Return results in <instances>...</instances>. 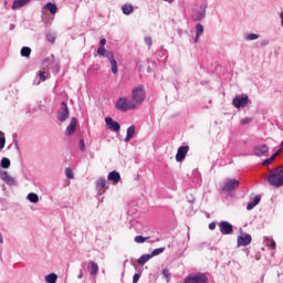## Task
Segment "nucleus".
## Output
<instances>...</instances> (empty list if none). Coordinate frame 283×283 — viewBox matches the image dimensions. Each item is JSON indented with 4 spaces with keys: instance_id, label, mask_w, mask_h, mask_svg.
Segmentation results:
<instances>
[{
    "instance_id": "nucleus-1",
    "label": "nucleus",
    "mask_w": 283,
    "mask_h": 283,
    "mask_svg": "<svg viewBox=\"0 0 283 283\" xmlns=\"http://www.w3.org/2000/svg\"><path fill=\"white\" fill-rule=\"evenodd\" d=\"M268 182L272 187H283V166H279L270 171L268 176Z\"/></svg>"
},
{
    "instance_id": "nucleus-2",
    "label": "nucleus",
    "mask_w": 283,
    "mask_h": 283,
    "mask_svg": "<svg viewBox=\"0 0 283 283\" xmlns=\"http://www.w3.org/2000/svg\"><path fill=\"white\" fill-rule=\"evenodd\" d=\"M146 98V93H145V87L143 85H139L137 87H134L132 90V103L135 105V108L138 109L143 103H145Z\"/></svg>"
},
{
    "instance_id": "nucleus-3",
    "label": "nucleus",
    "mask_w": 283,
    "mask_h": 283,
    "mask_svg": "<svg viewBox=\"0 0 283 283\" xmlns=\"http://www.w3.org/2000/svg\"><path fill=\"white\" fill-rule=\"evenodd\" d=\"M115 107L118 109V112H129L132 109H136V106L134 105V102L127 97H119L115 102Z\"/></svg>"
},
{
    "instance_id": "nucleus-4",
    "label": "nucleus",
    "mask_w": 283,
    "mask_h": 283,
    "mask_svg": "<svg viewBox=\"0 0 283 283\" xmlns=\"http://www.w3.org/2000/svg\"><path fill=\"white\" fill-rule=\"evenodd\" d=\"M240 187V181L237 179H226L223 187H221L222 191H227L230 193V191H235Z\"/></svg>"
},
{
    "instance_id": "nucleus-5",
    "label": "nucleus",
    "mask_w": 283,
    "mask_h": 283,
    "mask_svg": "<svg viewBox=\"0 0 283 283\" xmlns=\"http://www.w3.org/2000/svg\"><path fill=\"white\" fill-rule=\"evenodd\" d=\"M232 105L235 109H242L249 105V96H235L232 99Z\"/></svg>"
},
{
    "instance_id": "nucleus-6",
    "label": "nucleus",
    "mask_w": 283,
    "mask_h": 283,
    "mask_svg": "<svg viewBox=\"0 0 283 283\" xmlns=\"http://www.w3.org/2000/svg\"><path fill=\"white\" fill-rule=\"evenodd\" d=\"M209 282V279L207 277V275L199 273L196 275H189L185 279L184 283H207Z\"/></svg>"
},
{
    "instance_id": "nucleus-7",
    "label": "nucleus",
    "mask_w": 283,
    "mask_h": 283,
    "mask_svg": "<svg viewBox=\"0 0 283 283\" xmlns=\"http://www.w3.org/2000/svg\"><path fill=\"white\" fill-rule=\"evenodd\" d=\"M62 107L57 113V118L61 123H65L67 118H70V108L67 107V103L62 102Z\"/></svg>"
},
{
    "instance_id": "nucleus-8",
    "label": "nucleus",
    "mask_w": 283,
    "mask_h": 283,
    "mask_svg": "<svg viewBox=\"0 0 283 283\" xmlns=\"http://www.w3.org/2000/svg\"><path fill=\"white\" fill-rule=\"evenodd\" d=\"M0 180H3V182H6V185L9 187H14V185H17V179L10 176V174H8L6 170L0 171Z\"/></svg>"
},
{
    "instance_id": "nucleus-9",
    "label": "nucleus",
    "mask_w": 283,
    "mask_h": 283,
    "mask_svg": "<svg viewBox=\"0 0 283 283\" xmlns=\"http://www.w3.org/2000/svg\"><path fill=\"white\" fill-rule=\"evenodd\" d=\"M219 229L222 235H231L233 233V226L229 221H221Z\"/></svg>"
},
{
    "instance_id": "nucleus-10",
    "label": "nucleus",
    "mask_w": 283,
    "mask_h": 283,
    "mask_svg": "<svg viewBox=\"0 0 283 283\" xmlns=\"http://www.w3.org/2000/svg\"><path fill=\"white\" fill-rule=\"evenodd\" d=\"M207 17V6H201L199 9H196L192 13L193 21H202Z\"/></svg>"
},
{
    "instance_id": "nucleus-11",
    "label": "nucleus",
    "mask_w": 283,
    "mask_h": 283,
    "mask_svg": "<svg viewBox=\"0 0 283 283\" xmlns=\"http://www.w3.org/2000/svg\"><path fill=\"white\" fill-rule=\"evenodd\" d=\"M252 238L251 234H241L238 237L237 239V247H249V244H251L252 242Z\"/></svg>"
},
{
    "instance_id": "nucleus-12",
    "label": "nucleus",
    "mask_w": 283,
    "mask_h": 283,
    "mask_svg": "<svg viewBox=\"0 0 283 283\" xmlns=\"http://www.w3.org/2000/svg\"><path fill=\"white\" fill-rule=\"evenodd\" d=\"M189 153V146H181L177 150L176 160L177 163H182Z\"/></svg>"
},
{
    "instance_id": "nucleus-13",
    "label": "nucleus",
    "mask_w": 283,
    "mask_h": 283,
    "mask_svg": "<svg viewBox=\"0 0 283 283\" xmlns=\"http://www.w3.org/2000/svg\"><path fill=\"white\" fill-rule=\"evenodd\" d=\"M105 123L107 128L112 132H120V124L118 122H114L112 117H106Z\"/></svg>"
},
{
    "instance_id": "nucleus-14",
    "label": "nucleus",
    "mask_w": 283,
    "mask_h": 283,
    "mask_svg": "<svg viewBox=\"0 0 283 283\" xmlns=\"http://www.w3.org/2000/svg\"><path fill=\"white\" fill-rule=\"evenodd\" d=\"M106 56L111 63V70L114 74H118V62L114 57V53H106Z\"/></svg>"
},
{
    "instance_id": "nucleus-15",
    "label": "nucleus",
    "mask_w": 283,
    "mask_h": 283,
    "mask_svg": "<svg viewBox=\"0 0 283 283\" xmlns=\"http://www.w3.org/2000/svg\"><path fill=\"white\" fill-rule=\"evenodd\" d=\"M87 271L90 275H92V277L96 279V276L98 275V263L90 261L87 264Z\"/></svg>"
},
{
    "instance_id": "nucleus-16",
    "label": "nucleus",
    "mask_w": 283,
    "mask_h": 283,
    "mask_svg": "<svg viewBox=\"0 0 283 283\" xmlns=\"http://www.w3.org/2000/svg\"><path fill=\"white\" fill-rule=\"evenodd\" d=\"M77 123H78V120L76 119V117H72L69 126L65 129V136H72V134H74V132H76Z\"/></svg>"
},
{
    "instance_id": "nucleus-17",
    "label": "nucleus",
    "mask_w": 283,
    "mask_h": 283,
    "mask_svg": "<svg viewBox=\"0 0 283 283\" xmlns=\"http://www.w3.org/2000/svg\"><path fill=\"white\" fill-rule=\"evenodd\" d=\"M254 156H264L265 154H269V146L266 145H261V146H255L253 148Z\"/></svg>"
},
{
    "instance_id": "nucleus-18",
    "label": "nucleus",
    "mask_w": 283,
    "mask_h": 283,
    "mask_svg": "<svg viewBox=\"0 0 283 283\" xmlns=\"http://www.w3.org/2000/svg\"><path fill=\"white\" fill-rule=\"evenodd\" d=\"M134 136H136V126L132 125L127 128L125 143H129Z\"/></svg>"
},
{
    "instance_id": "nucleus-19",
    "label": "nucleus",
    "mask_w": 283,
    "mask_h": 283,
    "mask_svg": "<svg viewBox=\"0 0 283 283\" xmlns=\"http://www.w3.org/2000/svg\"><path fill=\"white\" fill-rule=\"evenodd\" d=\"M107 180H109L113 185L120 182V174L117 171H112L107 176Z\"/></svg>"
},
{
    "instance_id": "nucleus-20",
    "label": "nucleus",
    "mask_w": 283,
    "mask_h": 283,
    "mask_svg": "<svg viewBox=\"0 0 283 283\" xmlns=\"http://www.w3.org/2000/svg\"><path fill=\"white\" fill-rule=\"evenodd\" d=\"M95 189H109V186L107 185V180L105 177L98 178L95 181Z\"/></svg>"
},
{
    "instance_id": "nucleus-21",
    "label": "nucleus",
    "mask_w": 283,
    "mask_h": 283,
    "mask_svg": "<svg viewBox=\"0 0 283 283\" xmlns=\"http://www.w3.org/2000/svg\"><path fill=\"white\" fill-rule=\"evenodd\" d=\"M43 10H49L50 14H56L59 12V7H56L55 3L48 2L44 7Z\"/></svg>"
},
{
    "instance_id": "nucleus-22",
    "label": "nucleus",
    "mask_w": 283,
    "mask_h": 283,
    "mask_svg": "<svg viewBox=\"0 0 283 283\" xmlns=\"http://www.w3.org/2000/svg\"><path fill=\"white\" fill-rule=\"evenodd\" d=\"M30 0H14L12 4V10H19L20 8H23V6H28Z\"/></svg>"
},
{
    "instance_id": "nucleus-23",
    "label": "nucleus",
    "mask_w": 283,
    "mask_h": 283,
    "mask_svg": "<svg viewBox=\"0 0 283 283\" xmlns=\"http://www.w3.org/2000/svg\"><path fill=\"white\" fill-rule=\"evenodd\" d=\"M205 32V27L200 23L196 25V39L195 43H198V39H200V35Z\"/></svg>"
},
{
    "instance_id": "nucleus-24",
    "label": "nucleus",
    "mask_w": 283,
    "mask_h": 283,
    "mask_svg": "<svg viewBox=\"0 0 283 283\" xmlns=\"http://www.w3.org/2000/svg\"><path fill=\"white\" fill-rule=\"evenodd\" d=\"M264 244L265 247H269V249H272V251H275L276 243L272 238H264Z\"/></svg>"
},
{
    "instance_id": "nucleus-25",
    "label": "nucleus",
    "mask_w": 283,
    "mask_h": 283,
    "mask_svg": "<svg viewBox=\"0 0 283 283\" xmlns=\"http://www.w3.org/2000/svg\"><path fill=\"white\" fill-rule=\"evenodd\" d=\"M123 14L129 15L132 12H134V6L126 3L122 7Z\"/></svg>"
},
{
    "instance_id": "nucleus-26",
    "label": "nucleus",
    "mask_w": 283,
    "mask_h": 283,
    "mask_svg": "<svg viewBox=\"0 0 283 283\" xmlns=\"http://www.w3.org/2000/svg\"><path fill=\"white\" fill-rule=\"evenodd\" d=\"M44 280L46 283H56V281L59 280V275H56V273H50L45 275Z\"/></svg>"
},
{
    "instance_id": "nucleus-27",
    "label": "nucleus",
    "mask_w": 283,
    "mask_h": 283,
    "mask_svg": "<svg viewBox=\"0 0 283 283\" xmlns=\"http://www.w3.org/2000/svg\"><path fill=\"white\" fill-rule=\"evenodd\" d=\"M27 200H29V202H32V205H36V202H39V195H36L34 192H30L27 196Z\"/></svg>"
},
{
    "instance_id": "nucleus-28",
    "label": "nucleus",
    "mask_w": 283,
    "mask_h": 283,
    "mask_svg": "<svg viewBox=\"0 0 283 283\" xmlns=\"http://www.w3.org/2000/svg\"><path fill=\"white\" fill-rule=\"evenodd\" d=\"M149 260H151V254H144L137 260V262L143 266V264H147Z\"/></svg>"
},
{
    "instance_id": "nucleus-29",
    "label": "nucleus",
    "mask_w": 283,
    "mask_h": 283,
    "mask_svg": "<svg viewBox=\"0 0 283 283\" xmlns=\"http://www.w3.org/2000/svg\"><path fill=\"white\" fill-rule=\"evenodd\" d=\"M97 54H98V56H106V59H107V54H112V52L107 51L105 49V46H98Z\"/></svg>"
},
{
    "instance_id": "nucleus-30",
    "label": "nucleus",
    "mask_w": 283,
    "mask_h": 283,
    "mask_svg": "<svg viewBox=\"0 0 283 283\" xmlns=\"http://www.w3.org/2000/svg\"><path fill=\"white\" fill-rule=\"evenodd\" d=\"M279 155H280V150L273 154L270 158L263 160L262 165L264 166L271 165V163H273V160H275V158H277Z\"/></svg>"
},
{
    "instance_id": "nucleus-31",
    "label": "nucleus",
    "mask_w": 283,
    "mask_h": 283,
    "mask_svg": "<svg viewBox=\"0 0 283 283\" xmlns=\"http://www.w3.org/2000/svg\"><path fill=\"white\" fill-rule=\"evenodd\" d=\"M258 39H260L258 33H248L245 35V41H258Z\"/></svg>"
},
{
    "instance_id": "nucleus-32",
    "label": "nucleus",
    "mask_w": 283,
    "mask_h": 283,
    "mask_svg": "<svg viewBox=\"0 0 283 283\" xmlns=\"http://www.w3.org/2000/svg\"><path fill=\"white\" fill-rule=\"evenodd\" d=\"M0 167H2V169H9L10 168V160L8 159V157H3L1 159Z\"/></svg>"
},
{
    "instance_id": "nucleus-33",
    "label": "nucleus",
    "mask_w": 283,
    "mask_h": 283,
    "mask_svg": "<svg viewBox=\"0 0 283 283\" xmlns=\"http://www.w3.org/2000/svg\"><path fill=\"white\" fill-rule=\"evenodd\" d=\"M6 147V133L0 130V150Z\"/></svg>"
},
{
    "instance_id": "nucleus-34",
    "label": "nucleus",
    "mask_w": 283,
    "mask_h": 283,
    "mask_svg": "<svg viewBox=\"0 0 283 283\" xmlns=\"http://www.w3.org/2000/svg\"><path fill=\"white\" fill-rule=\"evenodd\" d=\"M30 54H32V49L28 46H23L21 49V56H30Z\"/></svg>"
},
{
    "instance_id": "nucleus-35",
    "label": "nucleus",
    "mask_w": 283,
    "mask_h": 283,
    "mask_svg": "<svg viewBox=\"0 0 283 283\" xmlns=\"http://www.w3.org/2000/svg\"><path fill=\"white\" fill-rule=\"evenodd\" d=\"M147 240H149V237H143V235H137L135 237V242L137 244H143L144 242H147Z\"/></svg>"
},
{
    "instance_id": "nucleus-36",
    "label": "nucleus",
    "mask_w": 283,
    "mask_h": 283,
    "mask_svg": "<svg viewBox=\"0 0 283 283\" xmlns=\"http://www.w3.org/2000/svg\"><path fill=\"white\" fill-rule=\"evenodd\" d=\"M165 252V248H157V249H155L151 253H150V255H151V258H155V255H160V253H164Z\"/></svg>"
},
{
    "instance_id": "nucleus-37",
    "label": "nucleus",
    "mask_w": 283,
    "mask_h": 283,
    "mask_svg": "<svg viewBox=\"0 0 283 283\" xmlns=\"http://www.w3.org/2000/svg\"><path fill=\"white\" fill-rule=\"evenodd\" d=\"M65 176L66 178L74 180V171H72V168H65Z\"/></svg>"
},
{
    "instance_id": "nucleus-38",
    "label": "nucleus",
    "mask_w": 283,
    "mask_h": 283,
    "mask_svg": "<svg viewBox=\"0 0 283 283\" xmlns=\"http://www.w3.org/2000/svg\"><path fill=\"white\" fill-rule=\"evenodd\" d=\"M46 40L49 41V43H54V41H56V34L48 33L46 34Z\"/></svg>"
},
{
    "instance_id": "nucleus-39",
    "label": "nucleus",
    "mask_w": 283,
    "mask_h": 283,
    "mask_svg": "<svg viewBox=\"0 0 283 283\" xmlns=\"http://www.w3.org/2000/svg\"><path fill=\"white\" fill-rule=\"evenodd\" d=\"M45 74H48L45 73V71H42L39 73L40 81H48V76Z\"/></svg>"
},
{
    "instance_id": "nucleus-40",
    "label": "nucleus",
    "mask_w": 283,
    "mask_h": 283,
    "mask_svg": "<svg viewBox=\"0 0 283 283\" xmlns=\"http://www.w3.org/2000/svg\"><path fill=\"white\" fill-rule=\"evenodd\" d=\"M251 120H253L251 117H245V118L241 119V125H249V123H251Z\"/></svg>"
},
{
    "instance_id": "nucleus-41",
    "label": "nucleus",
    "mask_w": 283,
    "mask_h": 283,
    "mask_svg": "<svg viewBox=\"0 0 283 283\" xmlns=\"http://www.w3.org/2000/svg\"><path fill=\"white\" fill-rule=\"evenodd\" d=\"M105 45H107V40H105L104 38H101L98 48H105Z\"/></svg>"
},
{
    "instance_id": "nucleus-42",
    "label": "nucleus",
    "mask_w": 283,
    "mask_h": 283,
    "mask_svg": "<svg viewBox=\"0 0 283 283\" xmlns=\"http://www.w3.org/2000/svg\"><path fill=\"white\" fill-rule=\"evenodd\" d=\"M107 189L106 188H96L97 196H103Z\"/></svg>"
},
{
    "instance_id": "nucleus-43",
    "label": "nucleus",
    "mask_w": 283,
    "mask_h": 283,
    "mask_svg": "<svg viewBox=\"0 0 283 283\" xmlns=\"http://www.w3.org/2000/svg\"><path fill=\"white\" fill-rule=\"evenodd\" d=\"M269 43H270V41L268 39H264V40H261L260 45L262 48H266V45H269Z\"/></svg>"
},
{
    "instance_id": "nucleus-44",
    "label": "nucleus",
    "mask_w": 283,
    "mask_h": 283,
    "mask_svg": "<svg viewBox=\"0 0 283 283\" xmlns=\"http://www.w3.org/2000/svg\"><path fill=\"white\" fill-rule=\"evenodd\" d=\"M260 200H262V197L255 196L254 201H252V202L258 207V205H260Z\"/></svg>"
},
{
    "instance_id": "nucleus-45",
    "label": "nucleus",
    "mask_w": 283,
    "mask_h": 283,
    "mask_svg": "<svg viewBox=\"0 0 283 283\" xmlns=\"http://www.w3.org/2000/svg\"><path fill=\"white\" fill-rule=\"evenodd\" d=\"M255 203L253 201H250L247 206L248 211H251V209L255 208Z\"/></svg>"
},
{
    "instance_id": "nucleus-46",
    "label": "nucleus",
    "mask_w": 283,
    "mask_h": 283,
    "mask_svg": "<svg viewBox=\"0 0 283 283\" xmlns=\"http://www.w3.org/2000/svg\"><path fill=\"white\" fill-rule=\"evenodd\" d=\"M138 280H140V274L136 273L133 276V283H138Z\"/></svg>"
},
{
    "instance_id": "nucleus-47",
    "label": "nucleus",
    "mask_w": 283,
    "mask_h": 283,
    "mask_svg": "<svg viewBox=\"0 0 283 283\" xmlns=\"http://www.w3.org/2000/svg\"><path fill=\"white\" fill-rule=\"evenodd\" d=\"M80 149L81 151H85V142L83 139L80 140Z\"/></svg>"
},
{
    "instance_id": "nucleus-48",
    "label": "nucleus",
    "mask_w": 283,
    "mask_h": 283,
    "mask_svg": "<svg viewBox=\"0 0 283 283\" xmlns=\"http://www.w3.org/2000/svg\"><path fill=\"white\" fill-rule=\"evenodd\" d=\"M163 275H164V277L168 279V277H169V275H170L169 270L164 269V270H163Z\"/></svg>"
},
{
    "instance_id": "nucleus-49",
    "label": "nucleus",
    "mask_w": 283,
    "mask_h": 283,
    "mask_svg": "<svg viewBox=\"0 0 283 283\" xmlns=\"http://www.w3.org/2000/svg\"><path fill=\"white\" fill-rule=\"evenodd\" d=\"M209 229H210V231H214V229H216V222H211V223L209 224Z\"/></svg>"
},
{
    "instance_id": "nucleus-50",
    "label": "nucleus",
    "mask_w": 283,
    "mask_h": 283,
    "mask_svg": "<svg viewBox=\"0 0 283 283\" xmlns=\"http://www.w3.org/2000/svg\"><path fill=\"white\" fill-rule=\"evenodd\" d=\"M145 43H146L147 45H151V38H150V36L146 38V39H145Z\"/></svg>"
},
{
    "instance_id": "nucleus-51",
    "label": "nucleus",
    "mask_w": 283,
    "mask_h": 283,
    "mask_svg": "<svg viewBox=\"0 0 283 283\" xmlns=\"http://www.w3.org/2000/svg\"><path fill=\"white\" fill-rule=\"evenodd\" d=\"M78 280H83V270L80 271V274L77 275Z\"/></svg>"
},
{
    "instance_id": "nucleus-52",
    "label": "nucleus",
    "mask_w": 283,
    "mask_h": 283,
    "mask_svg": "<svg viewBox=\"0 0 283 283\" xmlns=\"http://www.w3.org/2000/svg\"><path fill=\"white\" fill-rule=\"evenodd\" d=\"M280 17H281V25L283 28V11L280 13Z\"/></svg>"
},
{
    "instance_id": "nucleus-53",
    "label": "nucleus",
    "mask_w": 283,
    "mask_h": 283,
    "mask_svg": "<svg viewBox=\"0 0 283 283\" xmlns=\"http://www.w3.org/2000/svg\"><path fill=\"white\" fill-rule=\"evenodd\" d=\"M0 244H3V235L0 234Z\"/></svg>"
},
{
    "instance_id": "nucleus-54",
    "label": "nucleus",
    "mask_w": 283,
    "mask_h": 283,
    "mask_svg": "<svg viewBox=\"0 0 283 283\" xmlns=\"http://www.w3.org/2000/svg\"><path fill=\"white\" fill-rule=\"evenodd\" d=\"M281 147H283V140H282V143H281Z\"/></svg>"
},
{
    "instance_id": "nucleus-55",
    "label": "nucleus",
    "mask_w": 283,
    "mask_h": 283,
    "mask_svg": "<svg viewBox=\"0 0 283 283\" xmlns=\"http://www.w3.org/2000/svg\"><path fill=\"white\" fill-rule=\"evenodd\" d=\"M164 1H169V0H164Z\"/></svg>"
}]
</instances>
